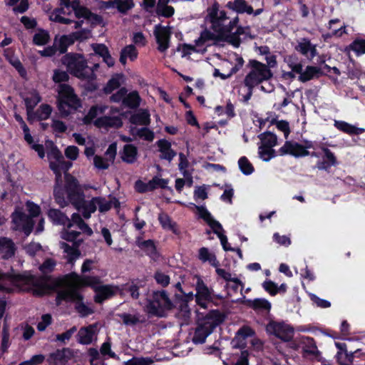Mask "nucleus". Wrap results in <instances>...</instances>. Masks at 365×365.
<instances>
[{
    "instance_id": "nucleus-1",
    "label": "nucleus",
    "mask_w": 365,
    "mask_h": 365,
    "mask_svg": "<svg viewBox=\"0 0 365 365\" xmlns=\"http://www.w3.org/2000/svg\"><path fill=\"white\" fill-rule=\"evenodd\" d=\"M59 279L50 274L36 276L31 274H14L6 272L5 284L18 289L19 292H32L34 296L43 297L51 292H56L59 289L57 283Z\"/></svg>"
},
{
    "instance_id": "nucleus-2",
    "label": "nucleus",
    "mask_w": 365,
    "mask_h": 365,
    "mask_svg": "<svg viewBox=\"0 0 365 365\" xmlns=\"http://www.w3.org/2000/svg\"><path fill=\"white\" fill-rule=\"evenodd\" d=\"M225 320V315L218 309H212L201 319L197 321L192 342L195 344L205 343L207 337L217 327Z\"/></svg>"
},
{
    "instance_id": "nucleus-3",
    "label": "nucleus",
    "mask_w": 365,
    "mask_h": 365,
    "mask_svg": "<svg viewBox=\"0 0 365 365\" xmlns=\"http://www.w3.org/2000/svg\"><path fill=\"white\" fill-rule=\"evenodd\" d=\"M61 63L66 66L68 72L74 77L81 79H95L94 71L88 66V62L83 54L70 52L61 58Z\"/></svg>"
},
{
    "instance_id": "nucleus-4",
    "label": "nucleus",
    "mask_w": 365,
    "mask_h": 365,
    "mask_svg": "<svg viewBox=\"0 0 365 365\" xmlns=\"http://www.w3.org/2000/svg\"><path fill=\"white\" fill-rule=\"evenodd\" d=\"M56 91L57 108L62 116L67 117L82 106L81 99L69 84L58 85Z\"/></svg>"
},
{
    "instance_id": "nucleus-5",
    "label": "nucleus",
    "mask_w": 365,
    "mask_h": 365,
    "mask_svg": "<svg viewBox=\"0 0 365 365\" xmlns=\"http://www.w3.org/2000/svg\"><path fill=\"white\" fill-rule=\"evenodd\" d=\"M247 66L250 68L245 76L243 83L245 87H256L273 78V72L265 63L255 59H250Z\"/></svg>"
},
{
    "instance_id": "nucleus-6",
    "label": "nucleus",
    "mask_w": 365,
    "mask_h": 365,
    "mask_svg": "<svg viewBox=\"0 0 365 365\" xmlns=\"http://www.w3.org/2000/svg\"><path fill=\"white\" fill-rule=\"evenodd\" d=\"M64 196L66 195L67 203L72 204L76 209L79 210L80 206L84 202V192L78 180L69 173L64 174Z\"/></svg>"
},
{
    "instance_id": "nucleus-7",
    "label": "nucleus",
    "mask_w": 365,
    "mask_h": 365,
    "mask_svg": "<svg viewBox=\"0 0 365 365\" xmlns=\"http://www.w3.org/2000/svg\"><path fill=\"white\" fill-rule=\"evenodd\" d=\"M146 308L148 314L158 317H164L165 311L173 309L174 304L165 290L155 291L152 294V299L148 301Z\"/></svg>"
},
{
    "instance_id": "nucleus-8",
    "label": "nucleus",
    "mask_w": 365,
    "mask_h": 365,
    "mask_svg": "<svg viewBox=\"0 0 365 365\" xmlns=\"http://www.w3.org/2000/svg\"><path fill=\"white\" fill-rule=\"evenodd\" d=\"M266 331L269 334L274 335L282 341H290L294 336V328L284 322H276L271 320L266 326Z\"/></svg>"
},
{
    "instance_id": "nucleus-9",
    "label": "nucleus",
    "mask_w": 365,
    "mask_h": 365,
    "mask_svg": "<svg viewBox=\"0 0 365 365\" xmlns=\"http://www.w3.org/2000/svg\"><path fill=\"white\" fill-rule=\"evenodd\" d=\"M12 222L15 230L24 232L26 237L31 235L34 227V220L19 209H16L11 214Z\"/></svg>"
},
{
    "instance_id": "nucleus-10",
    "label": "nucleus",
    "mask_w": 365,
    "mask_h": 365,
    "mask_svg": "<svg viewBox=\"0 0 365 365\" xmlns=\"http://www.w3.org/2000/svg\"><path fill=\"white\" fill-rule=\"evenodd\" d=\"M207 11V19L212 24L211 29H215L218 28L222 31L223 22L228 19L227 12L224 10L219 11V4L217 2H215L212 6L208 7Z\"/></svg>"
},
{
    "instance_id": "nucleus-11",
    "label": "nucleus",
    "mask_w": 365,
    "mask_h": 365,
    "mask_svg": "<svg viewBox=\"0 0 365 365\" xmlns=\"http://www.w3.org/2000/svg\"><path fill=\"white\" fill-rule=\"evenodd\" d=\"M279 155H290L295 158H302L309 155V151L305 150L303 145L294 141L287 140L279 150Z\"/></svg>"
},
{
    "instance_id": "nucleus-12",
    "label": "nucleus",
    "mask_w": 365,
    "mask_h": 365,
    "mask_svg": "<svg viewBox=\"0 0 365 365\" xmlns=\"http://www.w3.org/2000/svg\"><path fill=\"white\" fill-rule=\"evenodd\" d=\"M154 34L158 43V50L160 52H165L169 48L170 37L169 27L158 24L155 26Z\"/></svg>"
},
{
    "instance_id": "nucleus-13",
    "label": "nucleus",
    "mask_w": 365,
    "mask_h": 365,
    "mask_svg": "<svg viewBox=\"0 0 365 365\" xmlns=\"http://www.w3.org/2000/svg\"><path fill=\"white\" fill-rule=\"evenodd\" d=\"M319 148L324 153L323 160H318L316 163V168L319 170L329 171L332 166L338 165L339 163L335 154L328 148L320 145Z\"/></svg>"
},
{
    "instance_id": "nucleus-14",
    "label": "nucleus",
    "mask_w": 365,
    "mask_h": 365,
    "mask_svg": "<svg viewBox=\"0 0 365 365\" xmlns=\"http://www.w3.org/2000/svg\"><path fill=\"white\" fill-rule=\"evenodd\" d=\"M72 356V349L70 348H63L50 353L47 358V362L49 365H64Z\"/></svg>"
},
{
    "instance_id": "nucleus-15",
    "label": "nucleus",
    "mask_w": 365,
    "mask_h": 365,
    "mask_svg": "<svg viewBox=\"0 0 365 365\" xmlns=\"http://www.w3.org/2000/svg\"><path fill=\"white\" fill-rule=\"evenodd\" d=\"M118 287L110 284L100 285L96 288L94 302L97 304H102L105 300L115 295Z\"/></svg>"
},
{
    "instance_id": "nucleus-16",
    "label": "nucleus",
    "mask_w": 365,
    "mask_h": 365,
    "mask_svg": "<svg viewBox=\"0 0 365 365\" xmlns=\"http://www.w3.org/2000/svg\"><path fill=\"white\" fill-rule=\"evenodd\" d=\"M53 197L55 202L61 207L68 205L66 197H64V189L63 187L62 172L55 173V185L53 186Z\"/></svg>"
},
{
    "instance_id": "nucleus-17",
    "label": "nucleus",
    "mask_w": 365,
    "mask_h": 365,
    "mask_svg": "<svg viewBox=\"0 0 365 365\" xmlns=\"http://www.w3.org/2000/svg\"><path fill=\"white\" fill-rule=\"evenodd\" d=\"M47 215L53 225L66 226L68 228L72 227V223L68 216L58 209L50 208Z\"/></svg>"
},
{
    "instance_id": "nucleus-18",
    "label": "nucleus",
    "mask_w": 365,
    "mask_h": 365,
    "mask_svg": "<svg viewBox=\"0 0 365 365\" xmlns=\"http://www.w3.org/2000/svg\"><path fill=\"white\" fill-rule=\"evenodd\" d=\"M158 151L160 153V158L172 161L176 155V152L172 148L171 143L166 139H160L156 142Z\"/></svg>"
},
{
    "instance_id": "nucleus-19",
    "label": "nucleus",
    "mask_w": 365,
    "mask_h": 365,
    "mask_svg": "<svg viewBox=\"0 0 365 365\" xmlns=\"http://www.w3.org/2000/svg\"><path fill=\"white\" fill-rule=\"evenodd\" d=\"M16 250L14 242L8 237H0V253L4 259H8L14 256Z\"/></svg>"
},
{
    "instance_id": "nucleus-20",
    "label": "nucleus",
    "mask_w": 365,
    "mask_h": 365,
    "mask_svg": "<svg viewBox=\"0 0 365 365\" xmlns=\"http://www.w3.org/2000/svg\"><path fill=\"white\" fill-rule=\"evenodd\" d=\"M120 154L124 163L133 164L138 159V148L133 144H125Z\"/></svg>"
},
{
    "instance_id": "nucleus-21",
    "label": "nucleus",
    "mask_w": 365,
    "mask_h": 365,
    "mask_svg": "<svg viewBox=\"0 0 365 365\" xmlns=\"http://www.w3.org/2000/svg\"><path fill=\"white\" fill-rule=\"evenodd\" d=\"M227 9L232 10L237 14H252L253 13V8L249 5L246 0H234L230 1L225 6Z\"/></svg>"
},
{
    "instance_id": "nucleus-22",
    "label": "nucleus",
    "mask_w": 365,
    "mask_h": 365,
    "mask_svg": "<svg viewBox=\"0 0 365 365\" xmlns=\"http://www.w3.org/2000/svg\"><path fill=\"white\" fill-rule=\"evenodd\" d=\"M80 298L78 295V290L76 287H72L68 289L60 290L57 292L56 297V305H61L62 302H71L72 299Z\"/></svg>"
},
{
    "instance_id": "nucleus-23",
    "label": "nucleus",
    "mask_w": 365,
    "mask_h": 365,
    "mask_svg": "<svg viewBox=\"0 0 365 365\" xmlns=\"http://www.w3.org/2000/svg\"><path fill=\"white\" fill-rule=\"evenodd\" d=\"M323 75L324 73L321 68L314 66H307L303 73L299 76L298 80L302 83H305L314 78H318Z\"/></svg>"
},
{
    "instance_id": "nucleus-24",
    "label": "nucleus",
    "mask_w": 365,
    "mask_h": 365,
    "mask_svg": "<svg viewBox=\"0 0 365 365\" xmlns=\"http://www.w3.org/2000/svg\"><path fill=\"white\" fill-rule=\"evenodd\" d=\"M196 294L195 300L203 299L204 301H209L212 297V289H210L205 284L201 278H198L196 283Z\"/></svg>"
},
{
    "instance_id": "nucleus-25",
    "label": "nucleus",
    "mask_w": 365,
    "mask_h": 365,
    "mask_svg": "<svg viewBox=\"0 0 365 365\" xmlns=\"http://www.w3.org/2000/svg\"><path fill=\"white\" fill-rule=\"evenodd\" d=\"M245 304L248 307L253 309L257 312H269L271 309V303L265 299L262 298L252 299H246Z\"/></svg>"
},
{
    "instance_id": "nucleus-26",
    "label": "nucleus",
    "mask_w": 365,
    "mask_h": 365,
    "mask_svg": "<svg viewBox=\"0 0 365 365\" xmlns=\"http://www.w3.org/2000/svg\"><path fill=\"white\" fill-rule=\"evenodd\" d=\"M144 286V282L139 279H132L130 282L122 285V289L129 292L133 299L140 297L139 289Z\"/></svg>"
},
{
    "instance_id": "nucleus-27",
    "label": "nucleus",
    "mask_w": 365,
    "mask_h": 365,
    "mask_svg": "<svg viewBox=\"0 0 365 365\" xmlns=\"http://www.w3.org/2000/svg\"><path fill=\"white\" fill-rule=\"evenodd\" d=\"M302 355L304 356H317L319 351L313 338L305 336L302 339Z\"/></svg>"
},
{
    "instance_id": "nucleus-28",
    "label": "nucleus",
    "mask_w": 365,
    "mask_h": 365,
    "mask_svg": "<svg viewBox=\"0 0 365 365\" xmlns=\"http://www.w3.org/2000/svg\"><path fill=\"white\" fill-rule=\"evenodd\" d=\"M197 257L202 262H208L214 267L220 266V262L217 259L216 255L213 252H210L207 247H203L199 249Z\"/></svg>"
},
{
    "instance_id": "nucleus-29",
    "label": "nucleus",
    "mask_w": 365,
    "mask_h": 365,
    "mask_svg": "<svg viewBox=\"0 0 365 365\" xmlns=\"http://www.w3.org/2000/svg\"><path fill=\"white\" fill-rule=\"evenodd\" d=\"M140 247L144 250L153 261L156 262L159 259L160 253L158 252L155 242L153 240H147L142 242Z\"/></svg>"
},
{
    "instance_id": "nucleus-30",
    "label": "nucleus",
    "mask_w": 365,
    "mask_h": 365,
    "mask_svg": "<svg viewBox=\"0 0 365 365\" xmlns=\"http://www.w3.org/2000/svg\"><path fill=\"white\" fill-rule=\"evenodd\" d=\"M95 325H89L80 329L78 333V342L81 344L88 345L93 341Z\"/></svg>"
},
{
    "instance_id": "nucleus-31",
    "label": "nucleus",
    "mask_w": 365,
    "mask_h": 365,
    "mask_svg": "<svg viewBox=\"0 0 365 365\" xmlns=\"http://www.w3.org/2000/svg\"><path fill=\"white\" fill-rule=\"evenodd\" d=\"M138 52L135 46L133 44L125 46L120 51L119 61L121 64L125 65L127 58H129L131 61L138 58Z\"/></svg>"
},
{
    "instance_id": "nucleus-32",
    "label": "nucleus",
    "mask_w": 365,
    "mask_h": 365,
    "mask_svg": "<svg viewBox=\"0 0 365 365\" xmlns=\"http://www.w3.org/2000/svg\"><path fill=\"white\" fill-rule=\"evenodd\" d=\"M80 298L72 299L71 302L75 303V309L81 317H88L94 313V310L88 307L83 302V296L78 292Z\"/></svg>"
},
{
    "instance_id": "nucleus-33",
    "label": "nucleus",
    "mask_w": 365,
    "mask_h": 365,
    "mask_svg": "<svg viewBox=\"0 0 365 365\" xmlns=\"http://www.w3.org/2000/svg\"><path fill=\"white\" fill-rule=\"evenodd\" d=\"M295 49L304 56H307L308 53H310L311 58H314L317 54L315 46H313L310 40L306 38H302V41L295 46Z\"/></svg>"
},
{
    "instance_id": "nucleus-34",
    "label": "nucleus",
    "mask_w": 365,
    "mask_h": 365,
    "mask_svg": "<svg viewBox=\"0 0 365 365\" xmlns=\"http://www.w3.org/2000/svg\"><path fill=\"white\" fill-rule=\"evenodd\" d=\"M158 219L164 230L172 231L174 234L178 233L176 222H173L167 213L160 212L158 215Z\"/></svg>"
},
{
    "instance_id": "nucleus-35",
    "label": "nucleus",
    "mask_w": 365,
    "mask_h": 365,
    "mask_svg": "<svg viewBox=\"0 0 365 365\" xmlns=\"http://www.w3.org/2000/svg\"><path fill=\"white\" fill-rule=\"evenodd\" d=\"M141 98L138 91H133L127 93L123 99V106L131 109L137 108L140 103Z\"/></svg>"
},
{
    "instance_id": "nucleus-36",
    "label": "nucleus",
    "mask_w": 365,
    "mask_h": 365,
    "mask_svg": "<svg viewBox=\"0 0 365 365\" xmlns=\"http://www.w3.org/2000/svg\"><path fill=\"white\" fill-rule=\"evenodd\" d=\"M130 122L134 125H148L150 123V113L147 110L131 115Z\"/></svg>"
},
{
    "instance_id": "nucleus-37",
    "label": "nucleus",
    "mask_w": 365,
    "mask_h": 365,
    "mask_svg": "<svg viewBox=\"0 0 365 365\" xmlns=\"http://www.w3.org/2000/svg\"><path fill=\"white\" fill-rule=\"evenodd\" d=\"M80 244L73 245V246H71L66 242H62L61 247L64 250V252L68 255V262L69 263H72L76 261L79 256L81 255V252L78 249Z\"/></svg>"
},
{
    "instance_id": "nucleus-38",
    "label": "nucleus",
    "mask_w": 365,
    "mask_h": 365,
    "mask_svg": "<svg viewBox=\"0 0 365 365\" xmlns=\"http://www.w3.org/2000/svg\"><path fill=\"white\" fill-rule=\"evenodd\" d=\"M212 30L217 33V34H213L207 29H205L200 33V36H202V39L205 41L207 42L208 41H215L213 44L217 45V42H220L222 39H224L222 38V31L218 28Z\"/></svg>"
},
{
    "instance_id": "nucleus-39",
    "label": "nucleus",
    "mask_w": 365,
    "mask_h": 365,
    "mask_svg": "<svg viewBox=\"0 0 365 365\" xmlns=\"http://www.w3.org/2000/svg\"><path fill=\"white\" fill-rule=\"evenodd\" d=\"M123 78V73H116L108 80L103 88V92L106 94L111 93L114 90L120 86V80Z\"/></svg>"
},
{
    "instance_id": "nucleus-40",
    "label": "nucleus",
    "mask_w": 365,
    "mask_h": 365,
    "mask_svg": "<svg viewBox=\"0 0 365 365\" xmlns=\"http://www.w3.org/2000/svg\"><path fill=\"white\" fill-rule=\"evenodd\" d=\"M37 33L33 36V43L36 46H44L50 41V35L48 31L43 29H38Z\"/></svg>"
},
{
    "instance_id": "nucleus-41",
    "label": "nucleus",
    "mask_w": 365,
    "mask_h": 365,
    "mask_svg": "<svg viewBox=\"0 0 365 365\" xmlns=\"http://www.w3.org/2000/svg\"><path fill=\"white\" fill-rule=\"evenodd\" d=\"M262 142V146L268 148H273L277 145V135L271 132H264L259 135Z\"/></svg>"
},
{
    "instance_id": "nucleus-42",
    "label": "nucleus",
    "mask_w": 365,
    "mask_h": 365,
    "mask_svg": "<svg viewBox=\"0 0 365 365\" xmlns=\"http://www.w3.org/2000/svg\"><path fill=\"white\" fill-rule=\"evenodd\" d=\"M6 5L14 6L13 11L14 13H25L29 9L28 0H7Z\"/></svg>"
},
{
    "instance_id": "nucleus-43",
    "label": "nucleus",
    "mask_w": 365,
    "mask_h": 365,
    "mask_svg": "<svg viewBox=\"0 0 365 365\" xmlns=\"http://www.w3.org/2000/svg\"><path fill=\"white\" fill-rule=\"evenodd\" d=\"M81 208L83 209V216L86 219H88L91 217V214L95 212L97 209L96 200H94V197H93L89 201H86L84 200L83 204L80 206V209Z\"/></svg>"
},
{
    "instance_id": "nucleus-44",
    "label": "nucleus",
    "mask_w": 365,
    "mask_h": 365,
    "mask_svg": "<svg viewBox=\"0 0 365 365\" xmlns=\"http://www.w3.org/2000/svg\"><path fill=\"white\" fill-rule=\"evenodd\" d=\"M353 51L357 56L365 54V39L356 38L347 47Z\"/></svg>"
},
{
    "instance_id": "nucleus-45",
    "label": "nucleus",
    "mask_w": 365,
    "mask_h": 365,
    "mask_svg": "<svg viewBox=\"0 0 365 365\" xmlns=\"http://www.w3.org/2000/svg\"><path fill=\"white\" fill-rule=\"evenodd\" d=\"M101 283V281L98 276L84 275L81 278V286L91 287L94 292L96 291V288L98 287Z\"/></svg>"
},
{
    "instance_id": "nucleus-46",
    "label": "nucleus",
    "mask_w": 365,
    "mask_h": 365,
    "mask_svg": "<svg viewBox=\"0 0 365 365\" xmlns=\"http://www.w3.org/2000/svg\"><path fill=\"white\" fill-rule=\"evenodd\" d=\"M41 97L40 96L39 93L36 91H34L31 93V97H26L24 99L26 109L30 111H33L38 103L41 102Z\"/></svg>"
},
{
    "instance_id": "nucleus-47",
    "label": "nucleus",
    "mask_w": 365,
    "mask_h": 365,
    "mask_svg": "<svg viewBox=\"0 0 365 365\" xmlns=\"http://www.w3.org/2000/svg\"><path fill=\"white\" fill-rule=\"evenodd\" d=\"M52 113V107L49 104H41L35 112V115L38 120H45L49 118Z\"/></svg>"
},
{
    "instance_id": "nucleus-48",
    "label": "nucleus",
    "mask_w": 365,
    "mask_h": 365,
    "mask_svg": "<svg viewBox=\"0 0 365 365\" xmlns=\"http://www.w3.org/2000/svg\"><path fill=\"white\" fill-rule=\"evenodd\" d=\"M238 165L240 170L245 175H251L255 170L254 166L245 156H242L239 159Z\"/></svg>"
},
{
    "instance_id": "nucleus-49",
    "label": "nucleus",
    "mask_w": 365,
    "mask_h": 365,
    "mask_svg": "<svg viewBox=\"0 0 365 365\" xmlns=\"http://www.w3.org/2000/svg\"><path fill=\"white\" fill-rule=\"evenodd\" d=\"M56 266V262L54 259L46 258L38 267V269L42 274H49L54 271Z\"/></svg>"
},
{
    "instance_id": "nucleus-50",
    "label": "nucleus",
    "mask_w": 365,
    "mask_h": 365,
    "mask_svg": "<svg viewBox=\"0 0 365 365\" xmlns=\"http://www.w3.org/2000/svg\"><path fill=\"white\" fill-rule=\"evenodd\" d=\"M52 80L55 83L66 84L69 81V75L67 71L61 69H54Z\"/></svg>"
},
{
    "instance_id": "nucleus-51",
    "label": "nucleus",
    "mask_w": 365,
    "mask_h": 365,
    "mask_svg": "<svg viewBox=\"0 0 365 365\" xmlns=\"http://www.w3.org/2000/svg\"><path fill=\"white\" fill-rule=\"evenodd\" d=\"M94 200H96L97 206L98 207L100 212H106L113 207V201L107 200L103 197H94Z\"/></svg>"
},
{
    "instance_id": "nucleus-52",
    "label": "nucleus",
    "mask_w": 365,
    "mask_h": 365,
    "mask_svg": "<svg viewBox=\"0 0 365 365\" xmlns=\"http://www.w3.org/2000/svg\"><path fill=\"white\" fill-rule=\"evenodd\" d=\"M123 322L125 325L134 326L138 323H143L145 320H140L137 315H133L128 313H123L120 315Z\"/></svg>"
},
{
    "instance_id": "nucleus-53",
    "label": "nucleus",
    "mask_w": 365,
    "mask_h": 365,
    "mask_svg": "<svg viewBox=\"0 0 365 365\" xmlns=\"http://www.w3.org/2000/svg\"><path fill=\"white\" fill-rule=\"evenodd\" d=\"M168 180L164 178H160L157 176H155L149 181V185L150 188L153 190H156L158 187L162 189L168 188Z\"/></svg>"
},
{
    "instance_id": "nucleus-54",
    "label": "nucleus",
    "mask_w": 365,
    "mask_h": 365,
    "mask_svg": "<svg viewBox=\"0 0 365 365\" xmlns=\"http://www.w3.org/2000/svg\"><path fill=\"white\" fill-rule=\"evenodd\" d=\"M259 155L266 162L276 156L275 150L272 148H268L262 145L259 147Z\"/></svg>"
},
{
    "instance_id": "nucleus-55",
    "label": "nucleus",
    "mask_w": 365,
    "mask_h": 365,
    "mask_svg": "<svg viewBox=\"0 0 365 365\" xmlns=\"http://www.w3.org/2000/svg\"><path fill=\"white\" fill-rule=\"evenodd\" d=\"M153 363V360L149 357L133 356L125 362V365H152Z\"/></svg>"
},
{
    "instance_id": "nucleus-56",
    "label": "nucleus",
    "mask_w": 365,
    "mask_h": 365,
    "mask_svg": "<svg viewBox=\"0 0 365 365\" xmlns=\"http://www.w3.org/2000/svg\"><path fill=\"white\" fill-rule=\"evenodd\" d=\"M133 6L134 3L133 0H118L116 1V9L123 14H127Z\"/></svg>"
},
{
    "instance_id": "nucleus-57",
    "label": "nucleus",
    "mask_w": 365,
    "mask_h": 365,
    "mask_svg": "<svg viewBox=\"0 0 365 365\" xmlns=\"http://www.w3.org/2000/svg\"><path fill=\"white\" fill-rule=\"evenodd\" d=\"M9 63L17 71L21 78H26V70L18 58H12L9 59Z\"/></svg>"
},
{
    "instance_id": "nucleus-58",
    "label": "nucleus",
    "mask_w": 365,
    "mask_h": 365,
    "mask_svg": "<svg viewBox=\"0 0 365 365\" xmlns=\"http://www.w3.org/2000/svg\"><path fill=\"white\" fill-rule=\"evenodd\" d=\"M222 39L221 41L227 42L235 47H238L240 44V38L238 35L235 34V32L232 33H222Z\"/></svg>"
},
{
    "instance_id": "nucleus-59",
    "label": "nucleus",
    "mask_w": 365,
    "mask_h": 365,
    "mask_svg": "<svg viewBox=\"0 0 365 365\" xmlns=\"http://www.w3.org/2000/svg\"><path fill=\"white\" fill-rule=\"evenodd\" d=\"M154 279L157 284L161 285L163 287H166L170 284V278L169 275L160 272L156 271L154 274Z\"/></svg>"
},
{
    "instance_id": "nucleus-60",
    "label": "nucleus",
    "mask_w": 365,
    "mask_h": 365,
    "mask_svg": "<svg viewBox=\"0 0 365 365\" xmlns=\"http://www.w3.org/2000/svg\"><path fill=\"white\" fill-rule=\"evenodd\" d=\"M155 11L158 16L170 18L174 15L175 9L172 6L165 5L162 7H156Z\"/></svg>"
},
{
    "instance_id": "nucleus-61",
    "label": "nucleus",
    "mask_w": 365,
    "mask_h": 365,
    "mask_svg": "<svg viewBox=\"0 0 365 365\" xmlns=\"http://www.w3.org/2000/svg\"><path fill=\"white\" fill-rule=\"evenodd\" d=\"M27 255L34 257L36 253L42 250V246L38 242H31L24 247Z\"/></svg>"
},
{
    "instance_id": "nucleus-62",
    "label": "nucleus",
    "mask_w": 365,
    "mask_h": 365,
    "mask_svg": "<svg viewBox=\"0 0 365 365\" xmlns=\"http://www.w3.org/2000/svg\"><path fill=\"white\" fill-rule=\"evenodd\" d=\"M334 126L339 130L347 133L349 135H353L354 133V125H351L345 121L342 120H336L334 123Z\"/></svg>"
},
{
    "instance_id": "nucleus-63",
    "label": "nucleus",
    "mask_w": 365,
    "mask_h": 365,
    "mask_svg": "<svg viewBox=\"0 0 365 365\" xmlns=\"http://www.w3.org/2000/svg\"><path fill=\"white\" fill-rule=\"evenodd\" d=\"M137 135L142 139L147 141H153L155 138V134L153 130L147 127H143L138 130Z\"/></svg>"
},
{
    "instance_id": "nucleus-64",
    "label": "nucleus",
    "mask_w": 365,
    "mask_h": 365,
    "mask_svg": "<svg viewBox=\"0 0 365 365\" xmlns=\"http://www.w3.org/2000/svg\"><path fill=\"white\" fill-rule=\"evenodd\" d=\"M128 93V90L125 87L120 88L116 93L110 96V101L113 103L122 102L123 105V99Z\"/></svg>"
}]
</instances>
